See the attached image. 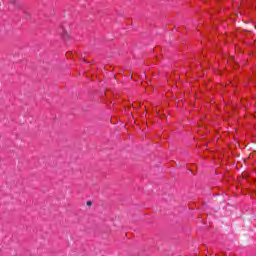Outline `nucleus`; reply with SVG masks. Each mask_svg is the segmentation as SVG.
I'll return each mask as SVG.
<instances>
[{"label": "nucleus", "mask_w": 256, "mask_h": 256, "mask_svg": "<svg viewBox=\"0 0 256 256\" xmlns=\"http://www.w3.org/2000/svg\"><path fill=\"white\" fill-rule=\"evenodd\" d=\"M62 37L63 39H69V34L67 32H64Z\"/></svg>", "instance_id": "f257e3e1"}, {"label": "nucleus", "mask_w": 256, "mask_h": 256, "mask_svg": "<svg viewBox=\"0 0 256 256\" xmlns=\"http://www.w3.org/2000/svg\"><path fill=\"white\" fill-rule=\"evenodd\" d=\"M87 205L90 207V205H92L91 201H88Z\"/></svg>", "instance_id": "f03ea898"}, {"label": "nucleus", "mask_w": 256, "mask_h": 256, "mask_svg": "<svg viewBox=\"0 0 256 256\" xmlns=\"http://www.w3.org/2000/svg\"><path fill=\"white\" fill-rule=\"evenodd\" d=\"M16 4H17V2H15V1L11 2V5H16Z\"/></svg>", "instance_id": "7ed1b4c3"}]
</instances>
